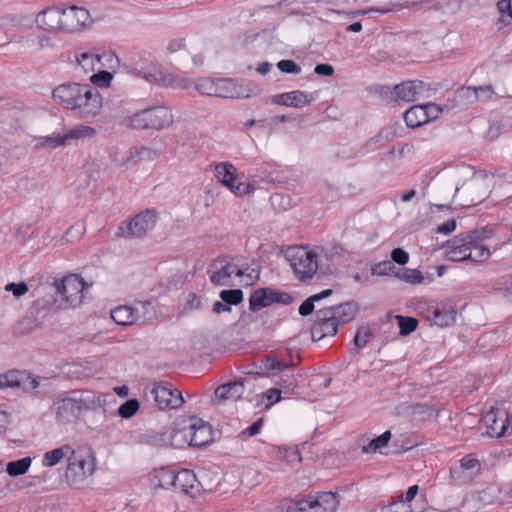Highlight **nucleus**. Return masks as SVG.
Segmentation results:
<instances>
[{
	"label": "nucleus",
	"mask_w": 512,
	"mask_h": 512,
	"mask_svg": "<svg viewBox=\"0 0 512 512\" xmlns=\"http://www.w3.org/2000/svg\"><path fill=\"white\" fill-rule=\"evenodd\" d=\"M115 398L111 393H95L90 390L64 392L55 401L56 418L60 423L76 422L82 413L103 408Z\"/></svg>",
	"instance_id": "f257e3e1"
},
{
	"label": "nucleus",
	"mask_w": 512,
	"mask_h": 512,
	"mask_svg": "<svg viewBox=\"0 0 512 512\" xmlns=\"http://www.w3.org/2000/svg\"><path fill=\"white\" fill-rule=\"evenodd\" d=\"M53 99L67 109L77 110L83 118L97 116L102 108V98L98 90L89 85L66 83L52 92Z\"/></svg>",
	"instance_id": "f03ea898"
},
{
	"label": "nucleus",
	"mask_w": 512,
	"mask_h": 512,
	"mask_svg": "<svg viewBox=\"0 0 512 512\" xmlns=\"http://www.w3.org/2000/svg\"><path fill=\"white\" fill-rule=\"evenodd\" d=\"M211 441V426L198 418L191 419L190 424L181 429L168 427L151 439V443L158 446H180L186 442L189 446L202 447Z\"/></svg>",
	"instance_id": "7ed1b4c3"
},
{
	"label": "nucleus",
	"mask_w": 512,
	"mask_h": 512,
	"mask_svg": "<svg viewBox=\"0 0 512 512\" xmlns=\"http://www.w3.org/2000/svg\"><path fill=\"white\" fill-rule=\"evenodd\" d=\"M285 258L290 263L295 276L304 281L311 278L317 271V255L303 247H288Z\"/></svg>",
	"instance_id": "20e7f679"
},
{
	"label": "nucleus",
	"mask_w": 512,
	"mask_h": 512,
	"mask_svg": "<svg viewBox=\"0 0 512 512\" xmlns=\"http://www.w3.org/2000/svg\"><path fill=\"white\" fill-rule=\"evenodd\" d=\"M338 503L337 494L333 492L308 494L305 498L293 501L286 512H335Z\"/></svg>",
	"instance_id": "39448f33"
},
{
	"label": "nucleus",
	"mask_w": 512,
	"mask_h": 512,
	"mask_svg": "<svg viewBox=\"0 0 512 512\" xmlns=\"http://www.w3.org/2000/svg\"><path fill=\"white\" fill-rule=\"evenodd\" d=\"M173 122L171 110L164 106L141 110L133 114L130 124L135 129H163Z\"/></svg>",
	"instance_id": "423d86ee"
},
{
	"label": "nucleus",
	"mask_w": 512,
	"mask_h": 512,
	"mask_svg": "<svg viewBox=\"0 0 512 512\" xmlns=\"http://www.w3.org/2000/svg\"><path fill=\"white\" fill-rule=\"evenodd\" d=\"M493 231L489 227L475 229L465 234L454 237L446 243V254L451 261H465L469 253V244H473V239H488Z\"/></svg>",
	"instance_id": "0eeeda50"
},
{
	"label": "nucleus",
	"mask_w": 512,
	"mask_h": 512,
	"mask_svg": "<svg viewBox=\"0 0 512 512\" xmlns=\"http://www.w3.org/2000/svg\"><path fill=\"white\" fill-rule=\"evenodd\" d=\"M214 96L221 98L243 99L256 96L261 89L255 83L248 80L216 79Z\"/></svg>",
	"instance_id": "6e6552de"
},
{
	"label": "nucleus",
	"mask_w": 512,
	"mask_h": 512,
	"mask_svg": "<svg viewBox=\"0 0 512 512\" xmlns=\"http://www.w3.org/2000/svg\"><path fill=\"white\" fill-rule=\"evenodd\" d=\"M67 476L72 475L78 479H84L93 474L95 469V458L92 451L85 446L73 449L68 455Z\"/></svg>",
	"instance_id": "1a4fd4ad"
},
{
	"label": "nucleus",
	"mask_w": 512,
	"mask_h": 512,
	"mask_svg": "<svg viewBox=\"0 0 512 512\" xmlns=\"http://www.w3.org/2000/svg\"><path fill=\"white\" fill-rule=\"evenodd\" d=\"M149 393L154 400L155 406L160 410L177 409L184 402L181 392L173 388L168 382H154L149 389Z\"/></svg>",
	"instance_id": "9d476101"
},
{
	"label": "nucleus",
	"mask_w": 512,
	"mask_h": 512,
	"mask_svg": "<svg viewBox=\"0 0 512 512\" xmlns=\"http://www.w3.org/2000/svg\"><path fill=\"white\" fill-rule=\"evenodd\" d=\"M156 221L155 212L147 209L129 222H122L117 234L122 237H142L154 228Z\"/></svg>",
	"instance_id": "9b49d317"
},
{
	"label": "nucleus",
	"mask_w": 512,
	"mask_h": 512,
	"mask_svg": "<svg viewBox=\"0 0 512 512\" xmlns=\"http://www.w3.org/2000/svg\"><path fill=\"white\" fill-rule=\"evenodd\" d=\"M57 293L66 301L69 307L81 304L84 298V290L87 288L84 280L78 275H70L54 283Z\"/></svg>",
	"instance_id": "f8f14e48"
},
{
	"label": "nucleus",
	"mask_w": 512,
	"mask_h": 512,
	"mask_svg": "<svg viewBox=\"0 0 512 512\" xmlns=\"http://www.w3.org/2000/svg\"><path fill=\"white\" fill-rule=\"evenodd\" d=\"M293 302V297L287 292H281L272 288H258L249 298V309L253 312L268 307L274 303L289 305Z\"/></svg>",
	"instance_id": "ddd939ff"
},
{
	"label": "nucleus",
	"mask_w": 512,
	"mask_h": 512,
	"mask_svg": "<svg viewBox=\"0 0 512 512\" xmlns=\"http://www.w3.org/2000/svg\"><path fill=\"white\" fill-rule=\"evenodd\" d=\"M207 273L212 284L216 286H231L232 275L241 277L244 271L228 259H217L209 266Z\"/></svg>",
	"instance_id": "4468645a"
},
{
	"label": "nucleus",
	"mask_w": 512,
	"mask_h": 512,
	"mask_svg": "<svg viewBox=\"0 0 512 512\" xmlns=\"http://www.w3.org/2000/svg\"><path fill=\"white\" fill-rule=\"evenodd\" d=\"M216 177L225 187H227L236 196H243L249 194L254 187L245 182H238L235 184L237 179L236 168L227 162L218 163L215 166Z\"/></svg>",
	"instance_id": "2eb2a0df"
},
{
	"label": "nucleus",
	"mask_w": 512,
	"mask_h": 512,
	"mask_svg": "<svg viewBox=\"0 0 512 512\" xmlns=\"http://www.w3.org/2000/svg\"><path fill=\"white\" fill-rule=\"evenodd\" d=\"M130 72L144 79L149 84H159L163 69L150 54H143L140 56L139 60L133 64Z\"/></svg>",
	"instance_id": "dca6fc26"
},
{
	"label": "nucleus",
	"mask_w": 512,
	"mask_h": 512,
	"mask_svg": "<svg viewBox=\"0 0 512 512\" xmlns=\"http://www.w3.org/2000/svg\"><path fill=\"white\" fill-rule=\"evenodd\" d=\"M481 423L486 427L485 433L488 436L499 438L508 429L510 418L505 409L491 407L481 418Z\"/></svg>",
	"instance_id": "f3484780"
},
{
	"label": "nucleus",
	"mask_w": 512,
	"mask_h": 512,
	"mask_svg": "<svg viewBox=\"0 0 512 512\" xmlns=\"http://www.w3.org/2000/svg\"><path fill=\"white\" fill-rule=\"evenodd\" d=\"M398 100L403 102H415L431 95V88L423 81L409 80L394 86Z\"/></svg>",
	"instance_id": "a211bd4d"
},
{
	"label": "nucleus",
	"mask_w": 512,
	"mask_h": 512,
	"mask_svg": "<svg viewBox=\"0 0 512 512\" xmlns=\"http://www.w3.org/2000/svg\"><path fill=\"white\" fill-rule=\"evenodd\" d=\"M315 322L311 329L312 337L321 340L327 336H334L337 333L339 323L335 320L331 309H320L315 313Z\"/></svg>",
	"instance_id": "6ab92c4d"
},
{
	"label": "nucleus",
	"mask_w": 512,
	"mask_h": 512,
	"mask_svg": "<svg viewBox=\"0 0 512 512\" xmlns=\"http://www.w3.org/2000/svg\"><path fill=\"white\" fill-rule=\"evenodd\" d=\"M93 19L85 8L72 6L64 10L63 32H80L90 29Z\"/></svg>",
	"instance_id": "aec40b11"
},
{
	"label": "nucleus",
	"mask_w": 512,
	"mask_h": 512,
	"mask_svg": "<svg viewBox=\"0 0 512 512\" xmlns=\"http://www.w3.org/2000/svg\"><path fill=\"white\" fill-rule=\"evenodd\" d=\"M64 10L56 7L40 12L34 21L35 29L42 32H63Z\"/></svg>",
	"instance_id": "412c9836"
},
{
	"label": "nucleus",
	"mask_w": 512,
	"mask_h": 512,
	"mask_svg": "<svg viewBox=\"0 0 512 512\" xmlns=\"http://www.w3.org/2000/svg\"><path fill=\"white\" fill-rule=\"evenodd\" d=\"M318 97L317 92L306 93L300 90H294L273 97V103L278 105H285L294 108H303L311 102L315 101Z\"/></svg>",
	"instance_id": "4be33fe9"
},
{
	"label": "nucleus",
	"mask_w": 512,
	"mask_h": 512,
	"mask_svg": "<svg viewBox=\"0 0 512 512\" xmlns=\"http://www.w3.org/2000/svg\"><path fill=\"white\" fill-rule=\"evenodd\" d=\"M39 382L29 374L20 371H11L0 375V388L18 387L23 390H33L37 388Z\"/></svg>",
	"instance_id": "5701e85b"
},
{
	"label": "nucleus",
	"mask_w": 512,
	"mask_h": 512,
	"mask_svg": "<svg viewBox=\"0 0 512 512\" xmlns=\"http://www.w3.org/2000/svg\"><path fill=\"white\" fill-rule=\"evenodd\" d=\"M156 155V151L147 147H141L122 154L120 158H115L114 161L120 168L128 169L141 161L153 160Z\"/></svg>",
	"instance_id": "b1692460"
},
{
	"label": "nucleus",
	"mask_w": 512,
	"mask_h": 512,
	"mask_svg": "<svg viewBox=\"0 0 512 512\" xmlns=\"http://www.w3.org/2000/svg\"><path fill=\"white\" fill-rule=\"evenodd\" d=\"M118 60L116 55L111 51H103L102 53L98 52H81L76 55L77 63L85 70V71H93L95 70V63L100 64V66H105V62L111 63L113 60Z\"/></svg>",
	"instance_id": "393cba45"
},
{
	"label": "nucleus",
	"mask_w": 512,
	"mask_h": 512,
	"mask_svg": "<svg viewBox=\"0 0 512 512\" xmlns=\"http://www.w3.org/2000/svg\"><path fill=\"white\" fill-rule=\"evenodd\" d=\"M174 490L195 496L200 491V488L193 471L188 469L177 471Z\"/></svg>",
	"instance_id": "a878e982"
},
{
	"label": "nucleus",
	"mask_w": 512,
	"mask_h": 512,
	"mask_svg": "<svg viewBox=\"0 0 512 512\" xmlns=\"http://www.w3.org/2000/svg\"><path fill=\"white\" fill-rule=\"evenodd\" d=\"M244 381L236 380L233 382H228L226 384L220 385L215 390V397L219 401L225 400H238L244 393Z\"/></svg>",
	"instance_id": "bb28decb"
},
{
	"label": "nucleus",
	"mask_w": 512,
	"mask_h": 512,
	"mask_svg": "<svg viewBox=\"0 0 512 512\" xmlns=\"http://www.w3.org/2000/svg\"><path fill=\"white\" fill-rule=\"evenodd\" d=\"M456 315L457 311L452 305L444 304L433 308L429 318L437 326L447 327L455 322Z\"/></svg>",
	"instance_id": "cd10ccee"
},
{
	"label": "nucleus",
	"mask_w": 512,
	"mask_h": 512,
	"mask_svg": "<svg viewBox=\"0 0 512 512\" xmlns=\"http://www.w3.org/2000/svg\"><path fill=\"white\" fill-rule=\"evenodd\" d=\"M327 309H331L333 311L335 320L339 325H342L352 321L356 317L359 311V306L354 301H348L333 307H327Z\"/></svg>",
	"instance_id": "c85d7f7f"
},
{
	"label": "nucleus",
	"mask_w": 512,
	"mask_h": 512,
	"mask_svg": "<svg viewBox=\"0 0 512 512\" xmlns=\"http://www.w3.org/2000/svg\"><path fill=\"white\" fill-rule=\"evenodd\" d=\"M17 42L23 43L32 51L52 47L54 45L49 34H25L17 39Z\"/></svg>",
	"instance_id": "c756f323"
},
{
	"label": "nucleus",
	"mask_w": 512,
	"mask_h": 512,
	"mask_svg": "<svg viewBox=\"0 0 512 512\" xmlns=\"http://www.w3.org/2000/svg\"><path fill=\"white\" fill-rule=\"evenodd\" d=\"M111 318L120 325H132L141 320L137 311L130 306H119L115 308L111 311Z\"/></svg>",
	"instance_id": "7c9ffc66"
},
{
	"label": "nucleus",
	"mask_w": 512,
	"mask_h": 512,
	"mask_svg": "<svg viewBox=\"0 0 512 512\" xmlns=\"http://www.w3.org/2000/svg\"><path fill=\"white\" fill-rule=\"evenodd\" d=\"M176 474L177 472L172 468L161 467L154 471L152 482L156 487L174 489Z\"/></svg>",
	"instance_id": "2f4dec72"
},
{
	"label": "nucleus",
	"mask_w": 512,
	"mask_h": 512,
	"mask_svg": "<svg viewBox=\"0 0 512 512\" xmlns=\"http://www.w3.org/2000/svg\"><path fill=\"white\" fill-rule=\"evenodd\" d=\"M158 85L174 89H187L191 86V80L183 73L167 74L163 72Z\"/></svg>",
	"instance_id": "473e14b6"
},
{
	"label": "nucleus",
	"mask_w": 512,
	"mask_h": 512,
	"mask_svg": "<svg viewBox=\"0 0 512 512\" xmlns=\"http://www.w3.org/2000/svg\"><path fill=\"white\" fill-rule=\"evenodd\" d=\"M71 452L70 445H63L59 448L47 451L42 458V465L44 467H53L60 463L64 458H68Z\"/></svg>",
	"instance_id": "72a5a7b5"
},
{
	"label": "nucleus",
	"mask_w": 512,
	"mask_h": 512,
	"mask_svg": "<svg viewBox=\"0 0 512 512\" xmlns=\"http://www.w3.org/2000/svg\"><path fill=\"white\" fill-rule=\"evenodd\" d=\"M423 105H414L404 113V120L408 127L416 128L427 123Z\"/></svg>",
	"instance_id": "f704fd0d"
},
{
	"label": "nucleus",
	"mask_w": 512,
	"mask_h": 512,
	"mask_svg": "<svg viewBox=\"0 0 512 512\" xmlns=\"http://www.w3.org/2000/svg\"><path fill=\"white\" fill-rule=\"evenodd\" d=\"M485 239H473V244H469L470 256L467 260L474 262H485L491 256L490 250L482 244Z\"/></svg>",
	"instance_id": "c9c22d12"
},
{
	"label": "nucleus",
	"mask_w": 512,
	"mask_h": 512,
	"mask_svg": "<svg viewBox=\"0 0 512 512\" xmlns=\"http://www.w3.org/2000/svg\"><path fill=\"white\" fill-rule=\"evenodd\" d=\"M456 106L466 107L477 102V95L474 87H461L454 94Z\"/></svg>",
	"instance_id": "e433bc0d"
},
{
	"label": "nucleus",
	"mask_w": 512,
	"mask_h": 512,
	"mask_svg": "<svg viewBox=\"0 0 512 512\" xmlns=\"http://www.w3.org/2000/svg\"><path fill=\"white\" fill-rule=\"evenodd\" d=\"M31 465V458L30 457H24L16 461H11L7 464L6 471L7 473L12 476H20L27 472Z\"/></svg>",
	"instance_id": "4c0bfd02"
},
{
	"label": "nucleus",
	"mask_w": 512,
	"mask_h": 512,
	"mask_svg": "<svg viewBox=\"0 0 512 512\" xmlns=\"http://www.w3.org/2000/svg\"><path fill=\"white\" fill-rule=\"evenodd\" d=\"M395 277L409 284H420L424 280L421 271L408 268H398L397 273H395Z\"/></svg>",
	"instance_id": "58836bf2"
},
{
	"label": "nucleus",
	"mask_w": 512,
	"mask_h": 512,
	"mask_svg": "<svg viewBox=\"0 0 512 512\" xmlns=\"http://www.w3.org/2000/svg\"><path fill=\"white\" fill-rule=\"evenodd\" d=\"M96 134V130L93 127L79 125L71 129L69 132L64 134V138H66V142L68 140H77L82 138H90Z\"/></svg>",
	"instance_id": "ea45409f"
},
{
	"label": "nucleus",
	"mask_w": 512,
	"mask_h": 512,
	"mask_svg": "<svg viewBox=\"0 0 512 512\" xmlns=\"http://www.w3.org/2000/svg\"><path fill=\"white\" fill-rule=\"evenodd\" d=\"M398 268L390 260L380 261L371 267V274L377 276H394Z\"/></svg>",
	"instance_id": "a19ab883"
},
{
	"label": "nucleus",
	"mask_w": 512,
	"mask_h": 512,
	"mask_svg": "<svg viewBox=\"0 0 512 512\" xmlns=\"http://www.w3.org/2000/svg\"><path fill=\"white\" fill-rule=\"evenodd\" d=\"M396 320L399 326V334L407 336L414 332L418 326V321L413 317L397 315Z\"/></svg>",
	"instance_id": "79ce46f5"
},
{
	"label": "nucleus",
	"mask_w": 512,
	"mask_h": 512,
	"mask_svg": "<svg viewBox=\"0 0 512 512\" xmlns=\"http://www.w3.org/2000/svg\"><path fill=\"white\" fill-rule=\"evenodd\" d=\"M391 439V432L389 430L385 431L378 437L371 440L368 446L363 447V452H376L383 447H386Z\"/></svg>",
	"instance_id": "37998d69"
},
{
	"label": "nucleus",
	"mask_w": 512,
	"mask_h": 512,
	"mask_svg": "<svg viewBox=\"0 0 512 512\" xmlns=\"http://www.w3.org/2000/svg\"><path fill=\"white\" fill-rule=\"evenodd\" d=\"M496 8L499 14V22L508 24L512 21V1L499 0L496 3Z\"/></svg>",
	"instance_id": "c03bdc74"
},
{
	"label": "nucleus",
	"mask_w": 512,
	"mask_h": 512,
	"mask_svg": "<svg viewBox=\"0 0 512 512\" xmlns=\"http://www.w3.org/2000/svg\"><path fill=\"white\" fill-rule=\"evenodd\" d=\"M216 79L205 77L200 78L195 83L196 90L202 95L214 96Z\"/></svg>",
	"instance_id": "a18cd8bd"
},
{
	"label": "nucleus",
	"mask_w": 512,
	"mask_h": 512,
	"mask_svg": "<svg viewBox=\"0 0 512 512\" xmlns=\"http://www.w3.org/2000/svg\"><path fill=\"white\" fill-rule=\"evenodd\" d=\"M66 138L63 135H53L40 137L37 142V147L41 148H56L66 145Z\"/></svg>",
	"instance_id": "49530a36"
},
{
	"label": "nucleus",
	"mask_w": 512,
	"mask_h": 512,
	"mask_svg": "<svg viewBox=\"0 0 512 512\" xmlns=\"http://www.w3.org/2000/svg\"><path fill=\"white\" fill-rule=\"evenodd\" d=\"M460 467L463 470L470 471L472 474H479L481 470L480 462L473 453L465 455L460 460Z\"/></svg>",
	"instance_id": "de8ad7c7"
},
{
	"label": "nucleus",
	"mask_w": 512,
	"mask_h": 512,
	"mask_svg": "<svg viewBox=\"0 0 512 512\" xmlns=\"http://www.w3.org/2000/svg\"><path fill=\"white\" fill-rule=\"evenodd\" d=\"M373 334H372V331L371 329H369L368 327H360L357 332H356V335L354 337V345H355V348L356 349H361L363 347H365L368 342L371 340Z\"/></svg>",
	"instance_id": "09e8293b"
},
{
	"label": "nucleus",
	"mask_w": 512,
	"mask_h": 512,
	"mask_svg": "<svg viewBox=\"0 0 512 512\" xmlns=\"http://www.w3.org/2000/svg\"><path fill=\"white\" fill-rule=\"evenodd\" d=\"M220 298L228 305H237L243 300V292L240 289L223 290Z\"/></svg>",
	"instance_id": "8fccbe9b"
},
{
	"label": "nucleus",
	"mask_w": 512,
	"mask_h": 512,
	"mask_svg": "<svg viewBox=\"0 0 512 512\" xmlns=\"http://www.w3.org/2000/svg\"><path fill=\"white\" fill-rule=\"evenodd\" d=\"M139 409V402L136 399L125 401L118 409V413L122 418L132 417Z\"/></svg>",
	"instance_id": "3c124183"
},
{
	"label": "nucleus",
	"mask_w": 512,
	"mask_h": 512,
	"mask_svg": "<svg viewBox=\"0 0 512 512\" xmlns=\"http://www.w3.org/2000/svg\"><path fill=\"white\" fill-rule=\"evenodd\" d=\"M425 110V118H427V122L437 119L445 109H448L447 106H440L435 103H427L423 104Z\"/></svg>",
	"instance_id": "603ef678"
},
{
	"label": "nucleus",
	"mask_w": 512,
	"mask_h": 512,
	"mask_svg": "<svg viewBox=\"0 0 512 512\" xmlns=\"http://www.w3.org/2000/svg\"><path fill=\"white\" fill-rule=\"evenodd\" d=\"M112 79L113 75L106 70L99 71L90 77V81L99 87H108Z\"/></svg>",
	"instance_id": "864d4df0"
},
{
	"label": "nucleus",
	"mask_w": 512,
	"mask_h": 512,
	"mask_svg": "<svg viewBox=\"0 0 512 512\" xmlns=\"http://www.w3.org/2000/svg\"><path fill=\"white\" fill-rule=\"evenodd\" d=\"M277 68L286 74H299L301 68L293 60H281L277 63Z\"/></svg>",
	"instance_id": "5fc2aeb1"
},
{
	"label": "nucleus",
	"mask_w": 512,
	"mask_h": 512,
	"mask_svg": "<svg viewBox=\"0 0 512 512\" xmlns=\"http://www.w3.org/2000/svg\"><path fill=\"white\" fill-rule=\"evenodd\" d=\"M391 261L398 265H405L409 261V254L402 248H395L391 251Z\"/></svg>",
	"instance_id": "6e6d98bb"
},
{
	"label": "nucleus",
	"mask_w": 512,
	"mask_h": 512,
	"mask_svg": "<svg viewBox=\"0 0 512 512\" xmlns=\"http://www.w3.org/2000/svg\"><path fill=\"white\" fill-rule=\"evenodd\" d=\"M382 512H412L410 505H406L403 501H395L385 507Z\"/></svg>",
	"instance_id": "4d7b16f0"
},
{
	"label": "nucleus",
	"mask_w": 512,
	"mask_h": 512,
	"mask_svg": "<svg viewBox=\"0 0 512 512\" xmlns=\"http://www.w3.org/2000/svg\"><path fill=\"white\" fill-rule=\"evenodd\" d=\"M5 290L12 292L14 296L20 297L27 293L28 287L24 282L20 283H8L5 286Z\"/></svg>",
	"instance_id": "13d9d810"
},
{
	"label": "nucleus",
	"mask_w": 512,
	"mask_h": 512,
	"mask_svg": "<svg viewBox=\"0 0 512 512\" xmlns=\"http://www.w3.org/2000/svg\"><path fill=\"white\" fill-rule=\"evenodd\" d=\"M474 91L477 95V102L487 100L494 94V90L491 85L474 87Z\"/></svg>",
	"instance_id": "bf43d9fd"
},
{
	"label": "nucleus",
	"mask_w": 512,
	"mask_h": 512,
	"mask_svg": "<svg viewBox=\"0 0 512 512\" xmlns=\"http://www.w3.org/2000/svg\"><path fill=\"white\" fill-rule=\"evenodd\" d=\"M277 384L280 387L281 393H292L296 388L295 379L292 377L286 379L281 378L280 381L277 382Z\"/></svg>",
	"instance_id": "052dcab7"
},
{
	"label": "nucleus",
	"mask_w": 512,
	"mask_h": 512,
	"mask_svg": "<svg viewBox=\"0 0 512 512\" xmlns=\"http://www.w3.org/2000/svg\"><path fill=\"white\" fill-rule=\"evenodd\" d=\"M314 302H316L315 300H313V297H309L308 299H306L299 307V314L301 316H308L310 315L313 310H314Z\"/></svg>",
	"instance_id": "680f3d73"
},
{
	"label": "nucleus",
	"mask_w": 512,
	"mask_h": 512,
	"mask_svg": "<svg viewBox=\"0 0 512 512\" xmlns=\"http://www.w3.org/2000/svg\"><path fill=\"white\" fill-rule=\"evenodd\" d=\"M263 426V418L257 419L251 426L242 431V435L255 436L257 435Z\"/></svg>",
	"instance_id": "e2e57ef3"
},
{
	"label": "nucleus",
	"mask_w": 512,
	"mask_h": 512,
	"mask_svg": "<svg viewBox=\"0 0 512 512\" xmlns=\"http://www.w3.org/2000/svg\"><path fill=\"white\" fill-rule=\"evenodd\" d=\"M266 397L269 401L266 407H270L281 400V390L278 388H271L266 392Z\"/></svg>",
	"instance_id": "0e129e2a"
},
{
	"label": "nucleus",
	"mask_w": 512,
	"mask_h": 512,
	"mask_svg": "<svg viewBox=\"0 0 512 512\" xmlns=\"http://www.w3.org/2000/svg\"><path fill=\"white\" fill-rule=\"evenodd\" d=\"M418 485H413L408 488L407 492L404 495L399 496V501H403L406 505L415 498L418 493Z\"/></svg>",
	"instance_id": "69168bd1"
},
{
	"label": "nucleus",
	"mask_w": 512,
	"mask_h": 512,
	"mask_svg": "<svg viewBox=\"0 0 512 512\" xmlns=\"http://www.w3.org/2000/svg\"><path fill=\"white\" fill-rule=\"evenodd\" d=\"M456 228V221L454 219H451L449 221H447L446 223L442 224V225H439L437 228H436V232L439 233V234H450L452 233Z\"/></svg>",
	"instance_id": "338daca9"
},
{
	"label": "nucleus",
	"mask_w": 512,
	"mask_h": 512,
	"mask_svg": "<svg viewBox=\"0 0 512 512\" xmlns=\"http://www.w3.org/2000/svg\"><path fill=\"white\" fill-rule=\"evenodd\" d=\"M314 72L320 76H332L334 68L329 64H317L314 68Z\"/></svg>",
	"instance_id": "774afa93"
}]
</instances>
